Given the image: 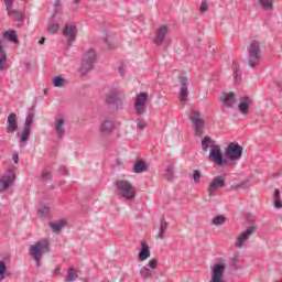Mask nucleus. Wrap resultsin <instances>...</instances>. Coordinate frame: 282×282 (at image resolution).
<instances>
[{
  "mask_svg": "<svg viewBox=\"0 0 282 282\" xmlns=\"http://www.w3.org/2000/svg\"><path fill=\"white\" fill-rule=\"evenodd\" d=\"M54 274H55V276H58V274H61V268H56L54 270Z\"/></svg>",
  "mask_w": 282,
  "mask_h": 282,
  "instance_id": "nucleus-50",
  "label": "nucleus"
},
{
  "mask_svg": "<svg viewBox=\"0 0 282 282\" xmlns=\"http://www.w3.org/2000/svg\"><path fill=\"white\" fill-rule=\"evenodd\" d=\"M55 8H61V0H55Z\"/></svg>",
  "mask_w": 282,
  "mask_h": 282,
  "instance_id": "nucleus-51",
  "label": "nucleus"
},
{
  "mask_svg": "<svg viewBox=\"0 0 282 282\" xmlns=\"http://www.w3.org/2000/svg\"><path fill=\"white\" fill-rule=\"evenodd\" d=\"M53 129L56 133V138L63 140V138H65V133H67V131L65 130V118L56 117L53 122Z\"/></svg>",
  "mask_w": 282,
  "mask_h": 282,
  "instance_id": "nucleus-15",
  "label": "nucleus"
},
{
  "mask_svg": "<svg viewBox=\"0 0 282 282\" xmlns=\"http://www.w3.org/2000/svg\"><path fill=\"white\" fill-rule=\"evenodd\" d=\"M48 226L50 228H52L53 232L58 234L63 230L64 226H67V220L61 219L57 220L56 223H50Z\"/></svg>",
  "mask_w": 282,
  "mask_h": 282,
  "instance_id": "nucleus-26",
  "label": "nucleus"
},
{
  "mask_svg": "<svg viewBox=\"0 0 282 282\" xmlns=\"http://www.w3.org/2000/svg\"><path fill=\"white\" fill-rule=\"evenodd\" d=\"M166 34H169V25L163 24L159 26L154 33V44L162 45L166 41Z\"/></svg>",
  "mask_w": 282,
  "mask_h": 282,
  "instance_id": "nucleus-17",
  "label": "nucleus"
},
{
  "mask_svg": "<svg viewBox=\"0 0 282 282\" xmlns=\"http://www.w3.org/2000/svg\"><path fill=\"white\" fill-rule=\"evenodd\" d=\"M113 129H116V123L111 119H105L100 124V133L102 135H111Z\"/></svg>",
  "mask_w": 282,
  "mask_h": 282,
  "instance_id": "nucleus-22",
  "label": "nucleus"
},
{
  "mask_svg": "<svg viewBox=\"0 0 282 282\" xmlns=\"http://www.w3.org/2000/svg\"><path fill=\"white\" fill-rule=\"evenodd\" d=\"M115 188L116 194L119 197H122V199H126L127 202H133V199H135V197L138 196V193L135 192V186L127 180H117L115 182Z\"/></svg>",
  "mask_w": 282,
  "mask_h": 282,
  "instance_id": "nucleus-3",
  "label": "nucleus"
},
{
  "mask_svg": "<svg viewBox=\"0 0 282 282\" xmlns=\"http://www.w3.org/2000/svg\"><path fill=\"white\" fill-rule=\"evenodd\" d=\"M274 177H279V174H274Z\"/></svg>",
  "mask_w": 282,
  "mask_h": 282,
  "instance_id": "nucleus-57",
  "label": "nucleus"
},
{
  "mask_svg": "<svg viewBox=\"0 0 282 282\" xmlns=\"http://www.w3.org/2000/svg\"><path fill=\"white\" fill-rule=\"evenodd\" d=\"M40 45H44L45 44V37H42L39 42Z\"/></svg>",
  "mask_w": 282,
  "mask_h": 282,
  "instance_id": "nucleus-53",
  "label": "nucleus"
},
{
  "mask_svg": "<svg viewBox=\"0 0 282 282\" xmlns=\"http://www.w3.org/2000/svg\"><path fill=\"white\" fill-rule=\"evenodd\" d=\"M17 181V174L14 171L9 170L7 174L2 175L0 178V193H4V191H8L12 184Z\"/></svg>",
  "mask_w": 282,
  "mask_h": 282,
  "instance_id": "nucleus-13",
  "label": "nucleus"
},
{
  "mask_svg": "<svg viewBox=\"0 0 282 282\" xmlns=\"http://www.w3.org/2000/svg\"><path fill=\"white\" fill-rule=\"evenodd\" d=\"M96 64V51L94 48H89L82 56V65L78 68V73L80 76H87L91 69H94V65Z\"/></svg>",
  "mask_w": 282,
  "mask_h": 282,
  "instance_id": "nucleus-4",
  "label": "nucleus"
},
{
  "mask_svg": "<svg viewBox=\"0 0 282 282\" xmlns=\"http://www.w3.org/2000/svg\"><path fill=\"white\" fill-rule=\"evenodd\" d=\"M104 102L105 105H110L116 109H123L124 107L122 97H120V89L116 87L109 88V90L105 94Z\"/></svg>",
  "mask_w": 282,
  "mask_h": 282,
  "instance_id": "nucleus-5",
  "label": "nucleus"
},
{
  "mask_svg": "<svg viewBox=\"0 0 282 282\" xmlns=\"http://www.w3.org/2000/svg\"><path fill=\"white\" fill-rule=\"evenodd\" d=\"M199 12H202V14H204V12H208V1L207 0H202Z\"/></svg>",
  "mask_w": 282,
  "mask_h": 282,
  "instance_id": "nucleus-45",
  "label": "nucleus"
},
{
  "mask_svg": "<svg viewBox=\"0 0 282 282\" xmlns=\"http://www.w3.org/2000/svg\"><path fill=\"white\" fill-rule=\"evenodd\" d=\"M37 215L41 219H51L52 218V208L47 205L41 203V207L37 210Z\"/></svg>",
  "mask_w": 282,
  "mask_h": 282,
  "instance_id": "nucleus-24",
  "label": "nucleus"
},
{
  "mask_svg": "<svg viewBox=\"0 0 282 282\" xmlns=\"http://www.w3.org/2000/svg\"><path fill=\"white\" fill-rule=\"evenodd\" d=\"M273 206L276 210H280L282 208V199H281V191L275 189L273 193Z\"/></svg>",
  "mask_w": 282,
  "mask_h": 282,
  "instance_id": "nucleus-29",
  "label": "nucleus"
},
{
  "mask_svg": "<svg viewBox=\"0 0 282 282\" xmlns=\"http://www.w3.org/2000/svg\"><path fill=\"white\" fill-rule=\"evenodd\" d=\"M140 276L147 281V279H152L153 270L149 269V267H142L140 269Z\"/></svg>",
  "mask_w": 282,
  "mask_h": 282,
  "instance_id": "nucleus-32",
  "label": "nucleus"
},
{
  "mask_svg": "<svg viewBox=\"0 0 282 282\" xmlns=\"http://www.w3.org/2000/svg\"><path fill=\"white\" fill-rule=\"evenodd\" d=\"M238 109L242 116H248L250 113V105H252V99L248 96L239 98Z\"/></svg>",
  "mask_w": 282,
  "mask_h": 282,
  "instance_id": "nucleus-19",
  "label": "nucleus"
},
{
  "mask_svg": "<svg viewBox=\"0 0 282 282\" xmlns=\"http://www.w3.org/2000/svg\"><path fill=\"white\" fill-rule=\"evenodd\" d=\"M76 279H78V272L76 271V269L74 267H70L68 269L66 281L67 282H74V281H76Z\"/></svg>",
  "mask_w": 282,
  "mask_h": 282,
  "instance_id": "nucleus-34",
  "label": "nucleus"
},
{
  "mask_svg": "<svg viewBox=\"0 0 282 282\" xmlns=\"http://www.w3.org/2000/svg\"><path fill=\"white\" fill-rule=\"evenodd\" d=\"M213 226H224L226 224V216L218 215L212 220Z\"/></svg>",
  "mask_w": 282,
  "mask_h": 282,
  "instance_id": "nucleus-37",
  "label": "nucleus"
},
{
  "mask_svg": "<svg viewBox=\"0 0 282 282\" xmlns=\"http://www.w3.org/2000/svg\"><path fill=\"white\" fill-rule=\"evenodd\" d=\"M149 169L147 167V163L144 161L139 160L135 162L133 166V173H147Z\"/></svg>",
  "mask_w": 282,
  "mask_h": 282,
  "instance_id": "nucleus-28",
  "label": "nucleus"
},
{
  "mask_svg": "<svg viewBox=\"0 0 282 282\" xmlns=\"http://www.w3.org/2000/svg\"><path fill=\"white\" fill-rule=\"evenodd\" d=\"M226 155L231 162H237L241 160V155H243V147L239 143L231 142L226 148Z\"/></svg>",
  "mask_w": 282,
  "mask_h": 282,
  "instance_id": "nucleus-11",
  "label": "nucleus"
},
{
  "mask_svg": "<svg viewBox=\"0 0 282 282\" xmlns=\"http://www.w3.org/2000/svg\"><path fill=\"white\" fill-rule=\"evenodd\" d=\"M149 123L144 119H137V129H147Z\"/></svg>",
  "mask_w": 282,
  "mask_h": 282,
  "instance_id": "nucleus-44",
  "label": "nucleus"
},
{
  "mask_svg": "<svg viewBox=\"0 0 282 282\" xmlns=\"http://www.w3.org/2000/svg\"><path fill=\"white\" fill-rule=\"evenodd\" d=\"M225 187H226V176L224 175L214 176L206 189L209 199L217 197V193L219 192V188H225Z\"/></svg>",
  "mask_w": 282,
  "mask_h": 282,
  "instance_id": "nucleus-8",
  "label": "nucleus"
},
{
  "mask_svg": "<svg viewBox=\"0 0 282 282\" xmlns=\"http://www.w3.org/2000/svg\"><path fill=\"white\" fill-rule=\"evenodd\" d=\"M58 171H59V173H62L63 175H66V176L69 175V171H68L67 167L64 166V165H61V166L58 167Z\"/></svg>",
  "mask_w": 282,
  "mask_h": 282,
  "instance_id": "nucleus-47",
  "label": "nucleus"
},
{
  "mask_svg": "<svg viewBox=\"0 0 282 282\" xmlns=\"http://www.w3.org/2000/svg\"><path fill=\"white\" fill-rule=\"evenodd\" d=\"M76 32H78V29L74 24H66L63 34L64 36H67V43L68 47H72L74 42L76 41Z\"/></svg>",
  "mask_w": 282,
  "mask_h": 282,
  "instance_id": "nucleus-18",
  "label": "nucleus"
},
{
  "mask_svg": "<svg viewBox=\"0 0 282 282\" xmlns=\"http://www.w3.org/2000/svg\"><path fill=\"white\" fill-rule=\"evenodd\" d=\"M278 88L282 91V79L278 82Z\"/></svg>",
  "mask_w": 282,
  "mask_h": 282,
  "instance_id": "nucleus-52",
  "label": "nucleus"
},
{
  "mask_svg": "<svg viewBox=\"0 0 282 282\" xmlns=\"http://www.w3.org/2000/svg\"><path fill=\"white\" fill-rule=\"evenodd\" d=\"M41 178L44 182H50V180H52V172L47 171V170H43L42 174H41Z\"/></svg>",
  "mask_w": 282,
  "mask_h": 282,
  "instance_id": "nucleus-42",
  "label": "nucleus"
},
{
  "mask_svg": "<svg viewBox=\"0 0 282 282\" xmlns=\"http://www.w3.org/2000/svg\"><path fill=\"white\" fill-rule=\"evenodd\" d=\"M254 232H257V225L247 227V229L236 238V248H243L246 241H248Z\"/></svg>",
  "mask_w": 282,
  "mask_h": 282,
  "instance_id": "nucleus-14",
  "label": "nucleus"
},
{
  "mask_svg": "<svg viewBox=\"0 0 282 282\" xmlns=\"http://www.w3.org/2000/svg\"><path fill=\"white\" fill-rule=\"evenodd\" d=\"M120 76H124V68L123 67H119L118 69Z\"/></svg>",
  "mask_w": 282,
  "mask_h": 282,
  "instance_id": "nucleus-49",
  "label": "nucleus"
},
{
  "mask_svg": "<svg viewBox=\"0 0 282 282\" xmlns=\"http://www.w3.org/2000/svg\"><path fill=\"white\" fill-rule=\"evenodd\" d=\"M149 102V93H139L134 100V111L137 116L147 113V104Z\"/></svg>",
  "mask_w": 282,
  "mask_h": 282,
  "instance_id": "nucleus-10",
  "label": "nucleus"
},
{
  "mask_svg": "<svg viewBox=\"0 0 282 282\" xmlns=\"http://www.w3.org/2000/svg\"><path fill=\"white\" fill-rule=\"evenodd\" d=\"M175 177V174L173 173V165H167L165 170V178L167 182H171Z\"/></svg>",
  "mask_w": 282,
  "mask_h": 282,
  "instance_id": "nucleus-40",
  "label": "nucleus"
},
{
  "mask_svg": "<svg viewBox=\"0 0 282 282\" xmlns=\"http://www.w3.org/2000/svg\"><path fill=\"white\" fill-rule=\"evenodd\" d=\"M188 119L193 124L194 135H196V138H202V131L204 129V124L206 123V120L204 119V117H202V112L195 108H192L188 115Z\"/></svg>",
  "mask_w": 282,
  "mask_h": 282,
  "instance_id": "nucleus-6",
  "label": "nucleus"
},
{
  "mask_svg": "<svg viewBox=\"0 0 282 282\" xmlns=\"http://www.w3.org/2000/svg\"><path fill=\"white\" fill-rule=\"evenodd\" d=\"M232 69H234V80L236 85H239V83H241V69L237 64H234Z\"/></svg>",
  "mask_w": 282,
  "mask_h": 282,
  "instance_id": "nucleus-33",
  "label": "nucleus"
},
{
  "mask_svg": "<svg viewBox=\"0 0 282 282\" xmlns=\"http://www.w3.org/2000/svg\"><path fill=\"white\" fill-rule=\"evenodd\" d=\"M224 272H226V264L216 263L212 269V280L209 282H224Z\"/></svg>",
  "mask_w": 282,
  "mask_h": 282,
  "instance_id": "nucleus-16",
  "label": "nucleus"
},
{
  "mask_svg": "<svg viewBox=\"0 0 282 282\" xmlns=\"http://www.w3.org/2000/svg\"><path fill=\"white\" fill-rule=\"evenodd\" d=\"M180 100L181 102H186L188 100V77H180Z\"/></svg>",
  "mask_w": 282,
  "mask_h": 282,
  "instance_id": "nucleus-20",
  "label": "nucleus"
},
{
  "mask_svg": "<svg viewBox=\"0 0 282 282\" xmlns=\"http://www.w3.org/2000/svg\"><path fill=\"white\" fill-rule=\"evenodd\" d=\"M169 229V223L164 218L160 221V231L158 234V239H164V235L166 234V230Z\"/></svg>",
  "mask_w": 282,
  "mask_h": 282,
  "instance_id": "nucleus-30",
  "label": "nucleus"
},
{
  "mask_svg": "<svg viewBox=\"0 0 282 282\" xmlns=\"http://www.w3.org/2000/svg\"><path fill=\"white\" fill-rule=\"evenodd\" d=\"M7 122H8L7 133H15V131H18L19 129V121L17 119V113L11 112L8 116Z\"/></svg>",
  "mask_w": 282,
  "mask_h": 282,
  "instance_id": "nucleus-21",
  "label": "nucleus"
},
{
  "mask_svg": "<svg viewBox=\"0 0 282 282\" xmlns=\"http://www.w3.org/2000/svg\"><path fill=\"white\" fill-rule=\"evenodd\" d=\"M219 100L224 105V107H227L228 109H234L235 106L237 105V93L224 91L219 95Z\"/></svg>",
  "mask_w": 282,
  "mask_h": 282,
  "instance_id": "nucleus-12",
  "label": "nucleus"
},
{
  "mask_svg": "<svg viewBox=\"0 0 282 282\" xmlns=\"http://www.w3.org/2000/svg\"><path fill=\"white\" fill-rule=\"evenodd\" d=\"M209 162H214L217 166H228V160L224 158V152H221V145L212 144L208 155Z\"/></svg>",
  "mask_w": 282,
  "mask_h": 282,
  "instance_id": "nucleus-7",
  "label": "nucleus"
},
{
  "mask_svg": "<svg viewBox=\"0 0 282 282\" xmlns=\"http://www.w3.org/2000/svg\"><path fill=\"white\" fill-rule=\"evenodd\" d=\"M34 122V112H29L26 116L23 130L18 135H20V144H28L30 135H32V123Z\"/></svg>",
  "mask_w": 282,
  "mask_h": 282,
  "instance_id": "nucleus-9",
  "label": "nucleus"
},
{
  "mask_svg": "<svg viewBox=\"0 0 282 282\" xmlns=\"http://www.w3.org/2000/svg\"><path fill=\"white\" fill-rule=\"evenodd\" d=\"M12 160L15 164H19V154H13Z\"/></svg>",
  "mask_w": 282,
  "mask_h": 282,
  "instance_id": "nucleus-48",
  "label": "nucleus"
},
{
  "mask_svg": "<svg viewBox=\"0 0 282 282\" xmlns=\"http://www.w3.org/2000/svg\"><path fill=\"white\" fill-rule=\"evenodd\" d=\"M53 85L58 88L65 87V85H67V79H65L61 76H55L53 78Z\"/></svg>",
  "mask_w": 282,
  "mask_h": 282,
  "instance_id": "nucleus-35",
  "label": "nucleus"
},
{
  "mask_svg": "<svg viewBox=\"0 0 282 282\" xmlns=\"http://www.w3.org/2000/svg\"><path fill=\"white\" fill-rule=\"evenodd\" d=\"M3 39L6 41H10L11 43H19V39L17 37L15 31H6L3 33Z\"/></svg>",
  "mask_w": 282,
  "mask_h": 282,
  "instance_id": "nucleus-31",
  "label": "nucleus"
},
{
  "mask_svg": "<svg viewBox=\"0 0 282 282\" xmlns=\"http://www.w3.org/2000/svg\"><path fill=\"white\" fill-rule=\"evenodd\" d=\"M213 139H210V137H205L202 140V150L204 151V153L208 152V149H210Z\"/></svg>",
  "mask_w": 282,
  "mask_h": 282,
  "instance_id": "nucleus-36",
  "label": "nucleus"
},
{
  "mask_svg": "<svg viewBox=\"0 0 282 282\" xmlns=\"http://www.w3.org/2000/svg\"><path fill=\"white\" fill-rule=\"evenodd\" d=\"M260 8L264 12H273L274 11V1L276 0H257Z\"/></svg>",
  "mask_w": 282,
  "mask_h": 282,
  "instance_id": "nucleus-25",
  "label": "nucleus"
},
{
  "mask_svg": "<svg viewBox=\"0 0 282 282\" xmlns=\"http://www.w3.org/2000/svg\"><path fill=\"white\" fill-rule=\"evenodd\" d=\"M73 3H74L75 6H78V3H80V0H73Z\"/></svg>",
  "mask_w": 282,
  "mask_h": 282,
  "instance_id": "nucleus-54",
  "label": "nucleus"
},
{
  "mask_svg": "<svg viewBox=\"0 0 282 282\" xmlns=\"http://www.w3.org/2000/svg\"><path fill=\"white\" fill-rule=\"evenodd\" d=\"M189 177L194 181V184H199L202 182V171L194 170Z\"/></svg>",
  "mask_w": 282,
  "mask_h": 282,
  "instance_id": "nucleus-38",
  "label": "nucleus"
},
{
  "mask_svg": "<svg viewBox=\"0 0 282 282\" xmlns=\"http://www.w3.org/2000/svg\"><path fill=\"white\" fill-rule=\"evenodd\" d=\"M4 3H6V8H7L8 14H12V12H13V13H17V11H14V10L12 9V3H13L12 0H4Z\"/></svg>",
  "mask_w": 282,
  "mask_h": 282,
  "instance_id": "nucleus-43",
  "label": "nucleus"
},
{
  "mask_svg": "<svg viewBox=\"0 0 282 282\" xmlns=\"http://www.w3.org/2000/svg\"><path fill=\"white\" fill-rule=\"evenodd\" d=\"M48 252H51V249L47 239L39 240L29 248V254L35 262V268H41V259H43V254H48Z\"/></svg>",
  "mask_w": 282,
  "mask_h": 282,
  "instance_id": "nucleus-1",
  "label": "nucleus"
},
{
  "mask_svg": "<svg viewBox=\"0 0 282 282\" xmlns=\"http://www.w3.org/2000/svg\"><path fill=\"white\" fill-rule=\"evenodd\" d=\"M151 257V249L149 248V243L147 241H141V249L138 254V260L140 262L147 261Z\"/></svg>",
  "mask_w": 282,
  "mask_h": 282,
  "instance_id": "nucleus-23",
  "label": "nucleus"
},
{
  "mask_svg": "<svg viewBox=\"0 0 282 282\" xmlns=\"http://www.w3.org/2000/svg\"><path fill=\"white\" fill-rule=\"evenodd\" d=\"M237 261H238L237 257H234L232 258V263H237Z\"/></svg>",
  "mask_w": 282,
  "mask_h": 282,
  "instance_id": "nucleus-56",
  "label": "nucleus"
},
{
  "mask_svg": "<svg viewBox=\"0 0 282 282\" xmlns=\"http://www.w3.org/2000/svg\"><path fill=\"white\" fill-rule=\"evenodd\" d=\"M58 28H61L58 23H51L48 24L47 32L50 34H56V31L58 30Z\"/></svg>",
  "mask_w": 282,
  "mask_h": 282,
  "instance_id": "nucleus-41",
  "label": "nucleus"
},
{
  "mask_svg": "<svg viewBox=\"0 0 282 282\" xmlns=\"http://www.w3.org/2000/svg\"><path fill=\"white\" fill-rule=\"evenodd\" d=\"M148 268L150 270H155L158 268V260L156 259H151L148 263Z\"/></svg>",
  "mask_w": 282,
  "mask_h": 282,
  "instance_id": "nucleus-46",
  "label": "nucleus"
},
{
  "mask_svg": "<svg viewBox=\"0 0 282 282\" xmlns=\"http://www.w3.org/2000/svg\"><path fill=\"white\" fill-rule=\"evenodd\" d=\"M7 63L8 56L6 55V48H3V45L0 42V72H3V69H6Z\"/></svg>",
  "mask_w": 282,
  "mask_h": 282,
  "instance_id": "nucleus-27",
  "label": "nucleus"
},
{
  "mask_svg": "<svg viewBox=\"0 0 282 282\" xmlns=\"http://www.w3.org/2000/svg\"><path fill=\"white\" fill-rule=\"evenodd\" d=\"M18 20L23 21V14H19Z\"/></svg>",
  "mask_w": 282,
  "mask_h": 282,
  "instance_id": "nucleus-55",
  "label": "nucleus"
},
{
  "mask_svg": "<svg viewBox=\"0 0 282 282\" xmlns=\"http://www.w3.org/2000/svg\"><path fill=\"white\" fill-rule=\"evenodd\" d=\"M246 65L250 69H257L261 63V42L252 40L247 48Z\"/></svg>",
  "mask_w": 282,
  "mask_h": 282,
  "instance_id": "nucleus-2",
  "label": "nucleus"
},
{
  "mask_svg": "<svg viewBox=\"0 0 282 282\" xmlns=\"http://www.w3.org/2000/svg\"><path fill=\"white\" fill-rule=\"evenodd\" d=\"M8 272V267L3 260H0V282L4 281L6 274Z\"/></svg>",
  "mask_w": 282,
  "mask_h": 282,
  "instance_id": "nucleus-39",
  "label": "nucleus"
}]
</instances>
